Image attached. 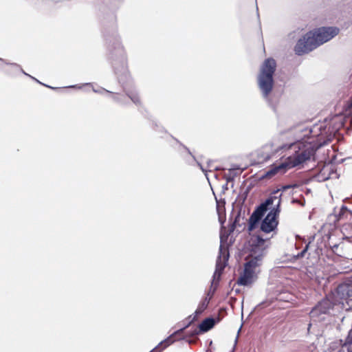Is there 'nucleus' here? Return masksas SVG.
Segmentation results:
<instances>
[{
	"mask_svg": "<svg viewBox=\"0 0 352 352\" xmlns=\"http://www.w3.org/2000/svg\"><path fill=\"white\" fill-rule=\"evenodd\" d=\"M113 45L114 52H111L109 57L112 67L126 95L135 105L139 106L141 100L128 73L127 59L124 48L119 39L116 38Z\"/></svg>",
	"mask_w": 352,
	"mask_h": 352,
	"instance_id": "1",
	"label": "nucleus"
},
{
	"mask_svg": "<svg viewBox=\"0 0 352 352\" xmlns=\"http://www.w3.org/2000/svg\"><path fill=\"white\" fill-rule=\"evenodd\" d=\"M339 32L340 29L337 27H321L309 32L298 41L295 52L298 55L307 54L336 36Z\"/></svg>",
	"mask_w": 352,
	"mask_h": 352,
	"instance_id": "2",
	"label": "nucleus"
},
{
	"mask_svg": "<svg viewBox=\"0 0 352 352\" xmlns=\"http://www.w3.org/2000/svg\"><path fill=\"white\" fill-rule=\"evenodd\" d=\"M295 151L294 155L288 157L284 162L274 165L265 173V177H271L276 174H284L288 169L296 167L309 160L316 153V149L310 144H305L303 143H297L293 145Z\"/></svg>",
	"mask_w": 352,
	"mask_h": 352,
	"instance_id": "3",
	"label": "nucleus"
},
{
	"mask_svg": "<svg viewBox=\"0 0 352 352\" xmlns=\"http://www.w3.org/2000/svg\"><path fill=\"white\" fill-rule=\"evenodd\" d=\"M258 245L252 247L250 259L244 265L243 273L237 280V284L248 286L254 283L256 278V269L261 265L264 255V248H260L259 244H264V240L258 236Z\"/></svg>",
	"mask_w": 352,
	"mask_h": 352,
	"instance_id": "4",
	"label": "nucleus"
},
{
	"mask_svg": "<svg viewBox=\"0 0 352 352\" xmlns=\"http://www.w3.org/2000/svg\"><path fill=\"white\" fill-rule=\"evenodd\" d=\"M276 63L272 58L265 60L257 77V84L263 98L270 104V95L274 86L273 76L276 71Z\"/></svg>",
	"mask_w": 352,
	"mask_h": 352,
	"instance_id": "5",
	"label": "nucleus"
},
{
	"mask_svg": "<svg viewBox=\"0 0 352 352\" xmlns=\"http://www.w3.org/2000/svg\"><path fill=\"white\" fill-rule=\"evenodd\" d=\"M344 309V302H336L329 297L319 301L310 311V318L315 322L324 320L327 316H337Z\"/></svg>",
	"mask_w": 352,
	"mask_h": 352,
	"instance_id": "6",
	"label": "nucleus"
},
{
	"mask_svg": "<svg viewBox=\"0 0 352 352\" xmlns=\"http://www.w3.org/2000/svg\"><path fill=\"white\" fill-rule=\"evenodd\" d=\"M280 190V189H277L273 191L271 195L264 202L261 203L256 208L249 219L248 230L250 232L252 231L256 228L268 210L269 206H272L276 201V199H278L277 195Z\"/></svg>",
	"mask_w": 352,
	"mask_h": 352,
	"instance_id": "7",
	"label": "nucleus"
},
{
	"mask_svg": "<svg viewBox=\"0 0 352 352\" xmlns=\"http://www.w3.org/2000/svg\"><path fill=\"white\" fill-rule=\"evenodd\" d=\"M281 195V193L277 195L278 199L276 200V204L261 221V230L265 233H270L274 231L278 226L277 217L280 212Z\"/></svg>",
	"mask_w": 352,
	"mask_h": 352,
	"instance_id": "8",
	"label": "nucleus"
},
{
	"mask_svg": "<svg viewBox=\"0 0 352 352\" xmlns=\"http://www.w3.org/2000/svg\"><path fill=\"white\" fill-rule=\"evenodd\" d=\"M332 295L336 302L345 300L349 307L344 309H349L352 306V277L339 284Z\"/></svg>",
	"mask_w": 352,
	"mask_h": 352,
	"instance_id": "9",
	"label": "nucleus"
},
{
	"mask_svg": "<svg viewBox=\"0 0 352 352\" xmlns=\"http://www.w3.org/2000/svg\"><path fill=\"white\" fill-rule=\"evenodd\" d=\"M209 303V300L207 298H205L198 306L197 309H196L195 314V316L190 320V321L188 322L186 325H185L184 327L175 331L174 333H173L169 337H168L166 339L162 341L155 349L154 350L157 351L158 352L162 351L165 348H166L168 346H169L170 344L173 343L175 340V337L177 335H179L182 333L185 329H186L192 322L194 320H195V318L197 316L203 313V311L207 308L208 305Z\"/></svg>",
	"mask_w": 352,
	"mask_h": 352,
	"instance_id": "10",
	"label": "nucleus"
},
{
	"mask_svg": "<svg viewBox=\"0 0 352 352\" xmlns=\"http://www.w3.org/2000/svg\"><path fill=\"white\" fill-rule=\"evenodd\" d=\"M229 258V252L227 248L223 247L222 245H220L219 247V256L217 257L216 261V267L215 271L213 274V278L212 281V286L214 285H217L221 274L223 273L224 268L226 267Z\"/></svg>",
	"mask_w": 352,
	"mask_h": 352,
	"instance_id": "11",
	"label": "nucleus"
},
{
	"mask_svg": "<svg viewBox=\"0 0 352 352\" xmlns=\"http://www.w3.org/2000/svg\"><path fill=\"white\" fill-rule=\"evenodd\" d=\"M216 320L213 318H207L199 324V330L195 329L190 333V336H195L199 332H207L214 326Z\"/></svg>",
	"mask_w": 352,
	"mask_h": 352,
	"instance_id": "12",
	"label": "nucleus"
},
{
	"mask_svg": "<svg viewBox=\"0 0 352 352\" xmlns=\"http://www.w3.org/2000/svg\"><path fill=\"white\" fill-rule=\"evenodd\" d=\"M179 143L180 146L183 147V148L185 150V153H182V155L186 162L189 165H194V164H197V166L201 168V170L204 173L207 172V170L203 167L201 164L196 160L195 157L192 154L190 150L180 142Z\"/></svg>",
	"mask_w": 352,
	"mask_h": 352,
	"instance_id": "13",
	"label": "nucleus"
},
{
	"mask_svg": "<svg viewBox=\"0 0 352 352\" xmlns=\"http://www.w3.org/2000/svg\"><path fill=\"white\" fill-rule=\"evenodd\" d=\"M245 222L246 219L244 215H241V211H239L237 214L236 215L234 221L232 223L230 229L229 234H231L234 232L235 228H239L241 230H238L241 232L245 228Z\"/></svg>",
	"mask_w": 352,
	"mask_h": 352,
	"instance_id": "14",
	"label": "nucleus"
},
{
	"mask_svg": "<svg viewBox=\"0 0 352 352\" xmlns=\"http://www.w3.org/2000/svg\"><path fill=\"white\" fill-rule=\"evenodd\" d=\"M0 60H1V61H2V62H3V63H4L5 64H6V65H10L11 67H14L15 69H17V71H19V72H21L22 74H25V75H26V76H30L31 78H32V79L35 80L36 81H37L38 82L41 83V82H40L38 80H36L35 78H34L33 76H30V75L28 74L26 72H25V71L21 68V67L19 64H17V63H8V62H7L6 60H4V59H3V58H0Z\"/></svg>",
	"mask_w": 352,
	"mask_h": 352,
	"instance_id": "15",
	"label": "nucleus"
},
{
	"mask_svg": "<svg viewBox=\"0 0 352 352\" xmlns=\"http://www.w3.org/2000/svg\"><path fill=\"white\" fill-rule=\"evenodd\" d=\"M0 60H1V61H2V62H3V63H4L5 64H6V65H10L11 67H14L15 69H17V71H19V72H21L22 74H25V75H26V76H30L31 78H32V79L35 80L36 81H37L38 82L41 83V82H40L38 80H36L35 78H34L33 76H30V75L28 74L26 72H25V71L21 68V67L19 64H17V63H8V62H7L6 60H4V59H3V58H0Z\"/></svg>",
	"mask_w": 352,
	"mask_h": 352,
	"instance_id": "16",
	"label": "nucleus"
},
{
	"mask_svg": "<svg viewBox=\"0 0 352 352\" xmlns=\"http://www.w3.org/2000/svg\"><path fill=\"white\" fill-rule=\"evenodd\" d=\"M217 212L219 215V221L220 224L221 225V228H223V223L226 221V214L224 210L222 211V212L220 211V209L219 208V206L217 205Z\"/></svg>",
	"mask_w": 352,
	"mask_h": 352,
	"instance_id": "17",
	"label": "nucleus"
},
{
	"mask_svg": "<svg viewBox=\"0 0 352 352\" xmlns=\"http://www.w3.org/2000/svg\"><path fill=\"white\" fill-rule=\"evenodd\" d=\"M112 94V99L116 102H118L120 104H124V102L122 100V97L121 96H119L116 93H113L111 92V93Z\"/></svg>",
	"mask_w": 352,
	"mask_h": 352,
	"instance_id": "18",
	"label": "nucleus"
},
{
	"mask_svg": "<svg viewBox=\"0 0 352 352\" xmlns=\"http://www.w3.org/2000/svg\"><path fill=\"white\" fill-rule=\"evenodd\" d=\"M308 248H309V243L305 245V247L304 248V249L300 253H298L296 256H295V257L296 258H299L303 257L305 256V253L307 252Z\"/></svg>",
	"mask_w": 352,
	"mask_h": 352,
	"instance_id": "19",
	"label": "nucleus"
},
{
	"mask_svg": "<svg viewBox=\"0 0 352 352\" xmlns=\"http://www.w3.org/2000/svg\"><path fill=\"white\" fill-rule=\"evenodd\" d=\"M321 127H318V126H314L313 128L310 129L309 130V132L310 134H311L313 136H317L319 135L318 133H317L316 131V129H320Z\"/></svg>",
	"mask_w": 352,
	"mask_h": 352,
	"instance_id": "20",
	"label": "nucleus"
},
{
	"mask_svg": "<svg viewBox=\"0 0 352 352\" xmlns=\"http://www.w3.org/2000/svg\"><path fill=\"white\" fill-rule=\"evenodd\" d=\"M93 91L95 93H98V94H102L103 92L111 93V91H108L104 88H101L100 89H96L93 87Z\"/></svg>",
	"mask_w": 352,
	"mask_h": 352,
	"instance_id": "21",
	"label": "nucleus"
},
{
	"mask_svg": "<svg viewBox=\"0 0 352 352\" xmlns=\"http://www.w3.org/2000/svg\"><path fill=\"white\" fill-rule=\"evenodd\" d=\"M348 215L349 214H346V212H341V210H340V212L338 214V219L340 220V219H343L344 216H346L347 217Z\"/></svg>",
	"mask_w": 352,
	"mask_h": 352,
	"instance_id": "22",
	"label": "nucleus"
},
{
	"mask_svg": "<svg viewBox=\"0 0 352 352\" xmlns=\"http://www.w3.org/2000/svg\"><path fill=\"white\" fill-rule=\"evenodd\" d=\"M340 210L341 212H346V214H351V212L347 209L346 207L345 206H342V208H340Z\"/></svg>",
	"mask_w": 352,
	"mask_h": 352,
	"instance_id": "23",
	"label": "nucleus"
},
{
	"mask_svg": "<svg viewBox=\"0 0 352 352\" xmlns=\"http://www.w3.org/2000/svg\"><path fill=\"white\" fill-rule=\"evenodd\" d=\"M17 72H19V71H17V69H15L14 67H12V69L10 71H8V74H10V75H12V74H16Z\"/></svg>",
	"mask_w": 352,
	"mask_h": 352,
	"instance_id": "24",
	"label": "nucleus"
},
{
	"mask_svg": "<svg viewBox=\"0 0 352 352\" xmlns=\"http://www.w3.org/2000/svg\"><path fill=\"white\" fill-rule=\"evenodd\" d=\"M232 181H233V177H232L231 176L226 177L227 184H228L229 182H232Z\"/></svg>",
	"mask_w": 352,
	"mask_h": 352,
	"instance_id": "25",
	"label": "nucleus"
},
{
	"mask_svg": "<svg viewBox=\"0 0 352 352\" xmlns=\"http://www.w3.org/2000/svg\"><path fill=\"white\" fill-rule=\"evenodd\" d=\"M291 187H292V186H289V185H288V186H283V188H282V189H281V190H282L283 191H285V190H286L287 189L290 188Z\"/></svg>",
	"mask_w": 352,
	"mask_h": 352,
	"instance_id": "26",
	"label": "nucleus"
},
{
	"mask_svg": "<svg viewBox=\"0 0 352 352\" xmlns=\"http://www.w3.org/2000/svg\"><path fill=\"white\" fill-rule=\"evenodd\" d=\"M69 88H78V89H80V88H81V86H78V85H72V86H69Z\"/></svg>",
	"mask_w": 352,
	"mask_h": 352,
	"instance_id": "27",
	"label": "nucleus"
},
{
	"mask_svg": "<svg viewBox=\"0 0 352 352\" xmlns=\"http://www.w3.org/2000/svg\"><path fill=\"white\" fill-rule=\"evenodd\" d=\"M228 184H227V183H226L225 185H223V189L224 190H228Z\"/></svg>",
	"mask_w": 352,
	"mask_h": 352,
	"instance_id": "28",
	"label": "nucleus"
},
{
	"mask_svg": "<svg viewBox=\"0 0 352 352\" xmlns=\"http://www.w3.org/2000/svg\"><path fill=\"white\" fill-rule=\"evenodd\" d=\"M85 85H89V86H92V84L91 83H85Z\"/></svg>",
	"mask_w": 352,
	"mask_h": 352,
	"instance_id": "29",
	"label": "nucleus"
},
{
	"mask_svg": "<svg viewBox=\"0 0 352 352\" xmlns=\"http://www.w3.org/2000/svg\"><path fill=\"white\" fill-rule=\"evenodd\" d=\"M47 87H50V86H47ZM50 88H51V89H57L56 87H50Z\"/></svg>",
	"mask_w": 352,
	"mask_h": 352,
	"instance_id": "30",
	"label": "nucleus"
},
{
	"mask_svg": "<svg viewBox=\"0 0 352 352\" xmlns=\"http://www.w3.org/2000/svg\"><path fill=\"white\" fill-rule=\"evenodd\" d=\"M338 352H344V351L342 349H340V350H338Z\"/></svg>",
	"mask_w": 352,
	"mask_h": 352,
	"instance_id": "31",
	"label": "nucleus"
},
{
	"mask_svg": "<svg viewBox=\"0 0 352 352\" xmlns=\"http://www.w3.org/2000/svg\"><path fill=\"white\" fill-rule=\"evenodd\" d=\"M256 10H258V7L256 8ZM257 16H258V17H259V14L258 12H257Z\"/></svg>",
	"mask_w": 352,
	"mask_h": 352,
	"instance_id": "32",
	"label": "nucleus"
},
{
	"mask_svg": "<svg viewBox=\"0 0 352 352\" xmlns=\"http://www.w3.org/2000/svg\"><path fill=\"white\" fill-rule=\"evenodd\" d=\"M240 331H241V328L238 330V333H239Z\"/></svg>",
	"mask_w": 352,
	"mask_h": 352,
	"instance_id": "33",
	"label": "nucleus"
}]
</instances>
